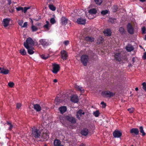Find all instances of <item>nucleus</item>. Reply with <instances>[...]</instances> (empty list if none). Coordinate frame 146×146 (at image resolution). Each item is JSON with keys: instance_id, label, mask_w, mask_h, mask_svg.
<instances>
[{"instance_id": "nucleus-21", "label": "nucleus", "mask_w": 146, "mask_h": 146, "mask_svg": "<svg viewBox=\"0 0 146 146\" xmlns=\"http://www.w3.org/2000/svg\"><path fill=\"white\" fill-rule=\"evenodd\" d=\"M9 70L5 69L4 67H3V70L0 71V73L4 75H7L9 73Z\"/></svg>"}, {"instance_id": "nucleus-52", "label": "nucleus", "mask_w": 146, "mask_h": 146, "mask_svg": "<svg viewBox=\"0 0 146 146\" xmlns=\"http://www.w3.org/2000/svg\"><path fill=\"white\" fill-rule=\"evenodd\" d=\"M115 20V19L110 18H109V21L111 23H113Z\"/></svg>"}, {"instance_id": "nucleus-9", "label": "nucleus", "mask_w": 146, "mask_h": 146, "mask_svg": "<svg viewBox=\"0 0 146 146\" xmlns=\"http://www.w3.org/2000/svg\"><path fill=\"white\" fill-rule=\"evenodd\" d=\"M86 20L82 18H80L77 19V23L79 24L85 25L86 23Z\"/></svg>"}, {"instance_id": "nucleus-7", "label": "nucleus", "mask_w": 146, "mask_h": 146, "mask_svg": "<svg viewBox=\"0 0 146 146\" xmlns=\"http://www.w3.org/2000/svg\"><path fill=\"white\" fill-rule=\"evenodd\" d=\"M101 94L104 97H110L115 94V93L112 92H102Z\"/></svg>"}, {"instance_id": "nucleus-35", "label": "nucleus", "mask_w": 146, "mask_h": 146, "mask_svg": "<svg viewBox=\"0 0 146 146\" xmlns=\"http://www.w3.org/2000/svg\"><path fill=\"white\" fill-rule=\"evenodd\" d=\"M103 0H94L96 3L99 5H100L102 2Z\"/></svg>"}, {"instance_id": "nucleus-19", "label": "nucleus", "mask_w": 146, "mask_h": 146, "mask_svg": "<svg viewBox=\"0 0 146 146\" xmlns=\"http://www.w3.org/2000/svg\"><path fill=\"white\" fill-rule=\"evenodd\" d=\"M27 50L28 53L29 54H32L34 53L33 51L34 48L32 47H29L28 48H26Z\"/></svg>"}, {"instance_id": "nucleus-24", "label": "nucleus", "mask_w": 146, "mask_h": 146, "mask_svg": "<svg viewBox=\"0 0 146 146\" xmlns=\"http://www.w3.org/2000/svg\"><path fill=\"white\" fill-rule=\"evenodd\" d=\"M88 132V129L86 128L84 129L81 131V134L82 135L84 136L86 135Z\"/></svg>"}, {"instance_id": "nucleus-28", "label": "nucleus", "mask_w": 146, "mask_h": 146, "mask_svg": "<svg viewBox=\"0 0 146 146\" xmlns=\"http://www.w3.org/2000/svg\"><path fill=\"white\" fill-rule=\"evenodd\" d=\"M19 52L22 55H25L26 54L27 52L24 49H21L19 50Z\"/></svg>"}, {"instance_id": "nucleus-53", "label": "nucleus", "mask_w": 146, "mask_h": 146, "mask_svg": "<svg viewBox=\"0 0 146 146\" xmlns=\"http://www.w3.org/2000/svg\"><path fill=\"white\" fill-rule=\"evenodd\" d=\"M21 106V104L20 103H18L17 104V109H19Z\"/></svg>"}, {"instance_id": "nucleus-18", "label": "nucleus", "mask_w": 146, "mask_h": 146, "mask_svg": "<svg viewBox=\"0 0 146 146\" xmlns=\"http://www.w3.org/2000/svg\"><path fill=\"white\" fill-rule=\"evenodd\" d=\"M119 31L121 35H124L126 34V32L124 29V28L123 27H121L119 28Z\"/></svg>"}, {"instance_id": "nucleus-62", "label": "nucleus", "mask_w": 146, "mask_h": 146, "mask_svg": "<svg viewBox=\"0 0 146 146\" xmlns=\"http://www.w3.org/2000/svg\"><path fill=\"white\" fill-rule=\"evenodd\" d=\"M73 98V97L72 96L71 97V101H72V102H73V100H72V99Z\"/></svg>"}, {"instance_id": "nucleus-64", "label": "nucleus", "mask_w": 146, "mask_h": 146, "mask_svg": "<svg viewBox=\"0 0 146 146\" xmlns=\"http://www.w3.org/2000/svg\"><path fill=\"white\" fill-rule=\"evenodd\" d=\"M145 39L146 40V35L145 36Z\"/></svg>"}, {"instance_id": "nucleus-16", "label": "nucleus", "mask_w": 146, "mask_h": 146, "mask_svg": "<svg viewBox=\"0 0 146 146\" xmlns=\"http://www.w3.org/2000/svg\"><path fill=\"white\" fill-rule=\"evenodd\" d=\"M59 110L61 114L64 113L67 110V108L66 106H62L60 107Z\"/></svg>"}, {"instance_id": "nucleus-3", "label": "nucleus", "mask_w": 146, "mask_h": 146, "mask_svg": "<svg viewBox=\"0 0 146 146\" xmlns=\"http://www.w3.org/2000/svg\"><path fill=\"white\" fill-rule=\"evenodd\" d=\"M32 136L36 138L39 137L41 134L40 131L35 127L32 128Z\"/></svg>"}, {"instance_id": "nucleus-29", "label": "nucleus", "mask_w": 146, "mask_h": 146, "mask_svg": "<svg viewBox=\"0 0 146 146\" xmlns=\"http://www.w3.org/2000/svg\"><path fill=\"white\" fill-rule=\"evenodd\" d=\"M95 56H96V54L95 53L92 52H90V54L89 55V57L91 60H94L95 59L94 57Z\"/></svg>"}, {"instance_id": "nucleus-30", "label": "nucleus", "mask_w": 146, "mask_h": 146, "mask_svg": "<svg viewBox=\"0 0 146 146\" xmlns=\"http://www.w3.org/2000/svg\"><path fill=\"white\" fill-rule=\"evenodd\" d=\"M46 24L44 25L43 27L45 29H46L47 30H49V22L48 21H46Z\"/></svg>"}, {"instance_id": "nucleus-40", "label": "nucleus", "mask_w": 146, "mask_h": 146, "mask_svg": "<svg viewBox=\"0 0 146 146\" xmlns=\"http://www.w3.org/2000/svg\"><path fill=\"white\" fill-rule=\"evenodd\" d=\"M99 114V112L98 110H96L93 112V115L96 117L98 116Z\"/></svg>"}, {"instance_id": "nucleus-8", "label": "nucleus", "mask_w": 146, "mask_h": 146, "mask_svg": "<svg viewBox=\"0 0 146 146\" xmlns=\"http://www.w3.org/2000/svg\"><path fill=\"white\" fill-rule=\"evenodd\" d=\"M114 57L115 60L118 62H120L121 61V53L116 52L115 53Z\"/></svg>"}, {"instance_id": "nucleus-58", "label": "nucleus", "mask_w": 146, "mask_h": 146, "mask_svg": "<svg viewBox=\"0 0 146 146\" xmlns=\"http://www.w3.org/2000/svg\"><path fill=\"white\" fill-rule=\"evenodd\" d=\"M79 146H85V145L83 143L81 144Z\"/></svg>"}, {"instance_id": "nucleus-13", "label": "nucleus", "mask_w": 146, "mask_h": 146, "mask_svg": "<svg viewBox=\"0 0 146 146\" xmlns=\"http://www.w3.org/2000/svg\"><path fill=\"white\" fill-rule=\"evenodd\" d=\"M113 135L114 137L118 138L121 136L122 133L120 131L115 130L113 133Z\"/></svg>"}, {"instance_id": "nucleus-43", "label": "nucleus", "mask_w": 146, "mask_h": 146, "mask_svg": "<svg viewBox=\"0 0 146 146\" xmlns=\"http://www.w3.org/2000/svg\"><path fill=\"white\" fill-rule=\"evenodd\" d=\"M127 110L130 113H132L134 110V109L133 108H130L128 109Z\"/></svg>"}, {"instance_id": "nucleus-11", "label": "nucleus", "mask_w": 146, "mask_h": 146, "mask_svg": "<svg viewBox=\"0 0 146 146\" xmlns=\"http://www.w3.org/2000/svg\"><path fill=\"white\" fill-rule=\"evenodd\" d=\"M61 58L63 60H66L68 56L66 52L64 50H62L61 52Z\"/></svg>"}, {"instance_id": "nucleus-42", "label": "nucleus", "mask_w": 146, "mask_h": 146, "mask_svg": "<svg viewBox=\"0 0 146 146\" xmlns=\"http://www.w3.org/2000/svg\"><path fill=\"white\" fill-rule=\"evenodd\" d=\"M30 8V7H25L24 8H23V10L22 11V12H23L24 13H25L27 11V10Z\"/></svg>"}, {"instance_id": "nucleus-25", "label": "nucleus", "mask_w": 146, "mask_h": 146, "mask_svg": "<svg viewBox=\"0 0 146 146\" xmlns=\"http://www.w3.org/2000/svg\"><path fill=\"white\" fill-rule=\"evenodd\" d=\"M61 145L60 141L58 139H55L54 141V146H59Z\"/></svg>"}, {"instance_id": "nucleus-48", "label": "nucleus", "mask_w": 146, "mask_h": 146, "mask_svg": "<svg viewBox=\"0 0 146 146\" xmlns=\"http://www.w3.org/2000/svg\"><path fill=\"white\" fill-rule=\"evenodd\" d=\"M55 103L56 105H58L60 103V100L58 99H55Z\"/></svg>"}, {"instance_id": "nucleus-17", "label": "nucleus", "mask_w": 146, "mask_h": 146, "mask_svg": "<svg viewBox=\"0 0 146 146\" xmlns=\"http://www.w3.org/2000/svg\"><path fill=\"white\" fill-rule=\"evenodd\" d=\"M103 33L105 36H110L111 35V32L109 29H107L103 31Z\"/></svg>"}, {"instance_id": "nucleus-49", "label": "nucleus", "mask_w": 146, "mask_h": 146, "mask_svg": "<svg viewBox=\"0 0 146 146\" xmlns=\"http://www.w3.org/2000/svg\"><path fill=\"white\" fill-rule=\"evenodd\" d=\"M141 30L143 34H145L146 33V29L145 27L142 28Z\"/></svg>"}, {"instance_id": "nucleus-61", "label": "nucleus", "mask_w": 146, "mask_h": 146, "mask_svg": "<svg viewBox=\"0 0 146 146\" xmlns=\"http://www.w3.org/2000/svg\"><path fill=\"white\" fill-rule=\"evenodd\" d=\"M139 89L138 88H135V90L136 91H137Z\"/></svg>"}, {"instance_id": "nucleus-10", "label": "nucleus", "mask_w": 146, "mask_h": 146, "mask_svg": "<svg viewBox=\"0 0 146 146\" xmlns=\"http://www.w3.org/2000/svg\"><path fill=\"white\" fill-rule=\"evenodd\" d=\"M84 40L87 43L89 44L94 41V38L92 37L86 36Z\"/></svg>"}, {"instance_id": "nucleus-38", "label": "nucleus", "mask_w": 146, "mask_h": 146, "mask_svg": "<svg viewBox=\"0 0 146 146\" xmlns=\"http://www.w3.org/2000/svg\"><path fill=\"white\" fill-rule=\"evenodd\" d=\"M78 96H76L74 95V102L77 103L78 102Z\"/></svg>"}, {"instance_id": "nucleus-57", "label": "nucleus", "mask_w": 146, "mask_h": 146, "mask_svg": "<svg viewBox=\"0 0 146 146\" xmlns=\"http://www.w3.org/2000/svg\"><path fill=\"white\" fill-rule=\"evenodd\" d=\"M53 82L55 83H56V82H57V80L56 79H54L53 80Z\"/></svg>"}, {"instance_id": "nucleus-26", "label": "nucleus", "mask_w": 146, "mask_h": 146, "mask_svg": "<svg viewBox=\"0 0 146 146\" xmlns=\"http://www.w3.org/2000/svg\"><path fill=\"white\" fill-rule=\"evenodd\" d=\"M89 13L90 14H95L97 13V11L96 9H92L90 10Z\"/></svg>"}, {"instance_id": "nucleus-46", "label": "nucleus", "mask_w": 146, "mask_h": 146, "mask_svg": "<svg viewBox=\"0 0 146 146\" xmlns=\"http://www.w3.org/2000/svg\"><path fill=\"white\" fill-rule=\"evenodd\" d=\"M101 104L102 105V108H105L106 106V104L104 102H102L101 103Z\"/></svg>"}, {"instance_id": "nucleus-60", "label": "nucleus", "mask_w": 146, "mask_h": 146, "mask_svg": "<svg viewBox=\"0 0 146 146\" xmlns=\"http://www.w3.org/2000/svg\"><path fill=\"white\" fill-rule=\"evenodd\" d=\"M30 19L31 20V21L32 24V25H33V21L32 19Z\"/></svg>"}, {"instance_id": "nucleus-23", "label": "nucleus", "mask_w": 146, "mask_h": 146, "mask_svg": "<svg viewBox=\"0 0 146 146\" xmlns=\"http://www.w3.org/2000/svg\"><path fill=\"white\" fill-rule=\"evenodd\" d=\"M62 24L63 25H65L67 23L68 19L64 17L62 18Z\"/></svg>"}, {"instance_id": "nucleus-5", "label": "nucleus", "mask_w": 146, "mask_h": 146, "mask_svg": "<svg viewBox=\"0 0 146 146\" xmlns=\"http://www.w3.org/2000/svg\"><path fill=\"white\" fill-rule=\"evenodd\" d=\"M127 28L128 33L131 35L133 34L134 29L132 25L130 23H128L127 25Z\"/></svg>"}, {"instance_id": "nucleus-36", "label": "nucleus", "mask_w": 146, "mask_h": 146, "mask_svg": "<svg viewBox=\"0 0 146 146\" xmlns=\"http://www.w3.org/2000/svg\"><path fill=\"white\" fill-rule=\"evenodd\" d=\"M48 55L42 54L41 56V58L44 60L48 58Z\"/></svg>"}, {"instance_id": "nucleus-45", "label": "nucleus", "mask_w": 146, "mask_h": 146, "mask_svg": "<svg viewBox=\"0 0 146 146\" xmlns=\"http://www.w3.org/2000/svg\"><path fill=\"white\" fill-rule=\"evenodd\" d=\"M8 85L10 87H13L14 85V84L13 82H9L8 84Z\"/></svg>"}, {"instance_id": "nucleus-41", "label": "nucleus", "mask_w": 146, "mask_h": 146, "mask_svg": "<svg viewBox=\"0 0 146 146\" xmlns=\"http://www.w3.org/2000/svg\"><path fill=\"white\" fill-rule=\"evenodd\" d=\"M50 23L52 24H54L56 22L55 19L54 18H51L50 20Z\"/></svg>"}, {"instance_id": "nucleus-56", "label": "nucleus", "mask_w": 146, "mask_h": 146, "mask_svg": "<svg viewBox=\"0 0 146 146\" xmlns=\"http://www.w3.org/2000/svg\"><path fill=\"white\" fill-rule=\"evenodd\" d=\"M7 1H8L9 5H10L11 3L12 0H7Z\"/></svg>"}, {"instance_id": "nucleus-32", "label": "nucleus", "mask_w": 146, "mask_h": 146, "mask_svg": "<svg viewBox=\"0 0 146 146\" xmlns=\"http://www.w3.org/2000/svg\"><path fill=\"white\" fill-rule=\"evenodd\" d=\"M7 125H9V129L11 130L14 127V125L11 123L9 122H7Z\"/></svg>"}, {"instance_id": "nucleus-15", "label": "nucleus", "mask_w": 146, "mask_h": 146, "mask_svg": "<svg viewBox=\"0 0 146 146\" xmlns=\"http://www.w3.org/2000/svg\"><path fill=\"white\" fill-rule=\"evenodd\" d=\"M130 132L132 134H134L137 135L139 134V131L138 129L137 128H133L131 130Z\"/></svg>"}, {"instance_id": "nucleus-39", "label": "nucleus", "mask_w": 146, "mask_h": 146, "mask_svg": "<svg viewBox=\"0 0 146 146\" xmlns=\"http://www.w3.org/2000/svg\"><path fill=\"white\" fill-rule=\"evenodd\" d=\"M31 29L32 31L33 32L36 31L38 30L37 28L33 25H32L31 27Z\"/></svg>"}, {"instance_id": "nucleus-59", "label": "nucleus", "mask_w": 146, "mask_h": 146, "mask_svg": "<svg viewBox=\"0 0 146 146\" xmlns=\"http://www.w3.org/2000/svg\"><path fill=\"white\" fill-rule=\"evenodd\" d=\"M140 2H143L145 1V0H139Z\"/></svg>"}, {"instance_id": "nucleus-31", "label": "nucleus", "mask_w": 146, "mask_h": 146, "mask_svg": "<svg viewBox=\"0 0 146 146\" xmlns=\"http://www.w3.org/2000/svg\"><path fill=\"white\" fill-rule=\"evenodd\" d=\"M74 86L77 89V90H79L80 92L83 91L84 90L83 88L81 87L80 86H78L76 85H75Z\"/></svg>"}, {"instance_id": "nucleus-20", "label": "nucleus", "mask_w": 146, "mask_h": 146, "mask_svg": "<svg viewBox=\"0 0 146 146\" xmlns=\"http://www.w3.org/2000/svg\"><path fill=\"white\" fill-rule=\"evenodd\" d=\"M125 49L127 51L131 52L133 50L134 48L131 45L129 44L126 46Z\"/></svg>"}, {"instance_id": "nucleus-22", "label": "nucleus", "mask_w": 146, "mask_h": 146, "mask_svg": "<svg viewBox=\"0 0 146 146\" xmlns=\"http://www.w3.org/2000/svg\"><path fill=\"white\" fill-rule=\"evenodd\" d=\"M34 109L37 111H40L41 110L40 106L38 104H35L33 105Z\"/></svg>"}, {"instance_id": "nucleus-12", "label": "nucleus", "mask_w": 146, "mask_h": 146, "mask_svg": "<svg viewBox=\"0 0 146 146\" xmlns=\"http://www.w3.org/2000/svg\"><path fill=\"white\" fill-rule=\"evenodd\" d=\"M10 21V19H9L5 18L4 19L3 22V26L5 27L8 26L9 24Z\"/></svg>"}, {"instance_id": "nucleus-37", "label": "nucleus", "mask_w": 146, "mask_h": 146, "mask_svg": "<svg viewBox=\"0 0 146 146\" xmlns=\"http://www.w3.org/2000/svg\"><path fill=\"white\" fill-rule=\"evenodd\" d=\"M109 12L107 10H104L102 11L101 13V14L103 15H106V14L108 13Z\"/></svg>"}, {"instance_id": "nucleus-1", "label": "nucleus", "mask_w": 146, "mask_h": 146, "mask_svg": "<svg viewBox=\"0 0 146 146\" xmlns=\"http://www.w3.org/2000/svg\"><path fill=\"white\" fill-rule=\"evenodd\" d=\"M35 42L32 38L30 37L27 38L25 42L24 43V46L26 48H28L29 47L32 46L34 45Z\"/></svg>"}, {"instance_id": "nucleus-50", "label": "nucleus", "mask_w": 146, "mask_h": 146, "mask_svg": "<svg viewBox=\"0 0 146 146\" xmlns=\"http://www.w3.org/2000/svg\"><path fill=\"white\" fill-rule=\"evenodd\" d=\"M23 23V20H21L19 21L18 22L19 25L22 27V26H23L22 25Z\"/></svg>"}, {"instance_id": "nucleus-33", "label": "nucleus", "mask_w": 146, "mask_h": 146, "mask_svg": "<svg viewBox=\"0 0 146 146\" xmlns=\"http://www.w3.org/2000/svg\"><path fill=\"white\" fill-rule=\"evenodd\" d=\"M139 129L140 133H142V135L144 136L145 135V133L144 131L143 127L142 126L140 127Z\"/></svg>"}, {"instance_id": "nucleus-14", "label": "nucleus", "mask_w": 146, "mask_h": 146, "mask_svg": "<svg viewBox=\"0 0 146 146\" xmlns=\"http://www.w3.org/2000/svg\"><path fill=\"white\" fill-rule=\"evenodd\" d=\"M85 114V112L81 110H79L77 112V117L79 119L81 117L82 115H83Z\"/></svg>"}, {"instance_id": "nucleus-2", "label": "nucleus", "mask_w": 146, "mask_h": 146, "mask_svg": "<svg viewBox=\"0 0 146 146\" xmlns=\"http://www.w3.org/2000/svg\"><path fill=\"white\" fill-rule=\"evenodd\" d=\"M89 57L86 54L82 55L81 57V61L84 66H86L88 62Z\"/></svg>"}, {"instance_id": "nucleus-51", "label": "nucleus", "mask_w": 146, "mask_h": 146, "mask_svg": "<svg viewBox=\"0 0 146 146\" xmlns=\"http://www.w3.org/2000/svg\"><path fill=\"white\" fill-rule=\"evenodd\" d=\"M63 43L65 45L67 46L69 44V41L68 40H66Z\"/></svg>"}, {"instance_id": "nucleus-55", "label": "nucleus", "mask_w": 146, "mask_h": 146, "mask_svg": "<svg viewBox=\"0 0 146 146\" xmlns=\"http://www.w3.org/2000/svg\"><path fill=\"white\" fill-rule=\"evenodd\" d=\"M143 58L145 59H146V52H145L144 53V54L143 56Z\"/></svg>"}, {"instance_id": "nucleus-34", "label": "nucleus", "mask_w": 146, "mask_h": 146, "mask_svg": "<svg viewBox=\"0 0 146 146\" xmlns=\"http://www.w3.org/2000/svg\"><path fill=\"white\" fill-rule=\"evenodd\" d=\"M66 119L72 123L73 122V118L69 116H66Z\"/></svg>"}, {"instance_id": "nucleus-27", "label": "nucleus", "mask_w": 146, "mask_h": 146, "mask_svg": "<svg viewBox=\"0 0 146 146\" xmlns=\"http://www.w3.org/2000/svg\"><path fill=\"white\" fill-rule=\"evenodd\" d=\"M49 9L51 10L54 11L56 10V8L52 4H50L48 5Z\"/></svg>"}, {"instance_id": "nucleus-63", "label": "nucleus", "mask_w": 146, "mask_h": 146, "mask_svg": "<svg viewBox=\"0 0 146 146\" xmlns=\"http://www.w3.org/2000/svg\"><path fill=\"white\" fill-rule=\"evenodd\" d=\"M3 67L2 68L1 67H0V70L1 71H2L3 70Z\"/></svg>"}, {"instance_id": "nucleus-44", "label": "nucleus", "mask_w": 146, "mask_h": 146, "mask_svg": "<svg viewBox=\"0 0 146 146\" xmlns=\"http://www.w3.org/2000/svg\"><path fill=\"white\" fill-rule=\"evenodd\" d=\"M143 89L146 91V83L145 82H143L142 84Z\"/></svg>"}, {"instance_id": "nucleus-54", "label": "nucleus", "mask_w": 146, "mask_h": 146, "mask_svg": "<svg viewBox=\"0 0 146 146\" xmlns=\"http://www.w3.org/2000/svg\"><path fill=\"white\" fill-rule=\"evenodd\" d=\"M27 22H25L24 23L23 25V26H22V27H23V28L26 27H27Z\"/></svg>"}, {"instance_id": "nucleus-6", "label": "nucleus", "mask_w": 146, "mask_h": 146, "mask_svg": "<svg viewBox=\"0 0 146 146\" xmlns=\"http://www.w3.org/2000/svg\"><path fill=\"white\" fill-rule=\"evenodd\" d=\"M39 42L44 47L47 46L49 44L48 40L46 39H41L39 40Z\"/></svg>"}, {"instance_id": "nucleus-47", "label": "nucleus", "mask_w": 146, "mask_h": 146, "mask_svg": "<svg viewBox=\"0 0 146 146\" xmlns=\"http://www.w3.org/2000/svg\"><path fill=\"white\" fill-rule=\"evenodd\" d=\"M16 9L17 11H21L22 12V11L23 10V8L21 7H16Z\"/></svg>"}, {"instance_id": "nucleus-4", "label": "nucleus", "mask_w": 146, "mask_h": 146, "mask_svg": "<svg viewBox=\"0 0 146 146\" xmlns=\"http://www.w3.org/2000/svg\"><path fill=\"white\" fill-rule=\"evenodd\" d=\"M52 72L55 74H56L60 70V66L58 64H54L52 65Z\"/></svg>"}]
</instances>
